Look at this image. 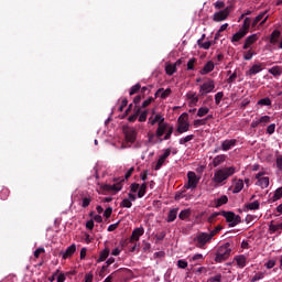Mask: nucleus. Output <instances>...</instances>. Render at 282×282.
Returning a JSON list of instances; mask_svg holds the SVG:
<instances>
[{
    "label": "nucleus",
    "mask_w": 282,
    "mask_h": 282,
    "mask_svg": "<svg viewBox=\"0 0 282 282\" xmlns=\"http://www.w3.org/2000/svg\"><path fill=\"white\" fill-rule=\"evenodd\" d=\"M152 116L148 119V124H151V127H155L158 124V128L155 130L156 138L160 139V142H164V140H171V137L173 135V124L164 121V116L156 113L155 110H152Z\"/></svg>",
    "instance_id": "f257e3e1"
},
{
    "label": "nucleus",
    "mask_w": 282,
    "mask_h": 282,
    "mask_svg": "<svg viewBox=\"0 0 282 282\" xmlns=\"http://www.w3.org/2000/svg\"><path fill=\"white\" fill-rule=\"evenodd\" d=\"M236 173L237 167L235 166L221 167L215 171L213 180L215 184H224L228 177H232Z\"/></svg>",
    "instance_id": "f03ea898"
},
{
    "label": "nucleus",
    "mask_w": 282,
    "mask_h": 282,
    "mask_svg": "<svg viewBox=\"0 0 282 282\" xmlns=\"http://www.w3.org/2000/svg\"><path fill=\"white\" fill-rule=\"evenodd\" d=\"M230 252H232V249H230V243H225V245L220 246L218 248L216 257H215L216 263H221V262L226 261V259H228V257H230Z\"/></svg>",
    "instance_id": "7ed1b4c3"
},
{
    "label": "nucleus",
    "mask_w": 282,
    "mask_h": 282,
    "mask_svg": "<svg viewBox=\"0 0 282 282\" xmlns=\"http://www.w3.org/2000/svg\"><path fill=\"white\" fill-rule=\"evenodd\" d=\"M215 237V232H198L195 241H196V247L197 248H204L206 243H210L213 238Z\"/></svg>",
    "instance_id": "20e7f679"
},
{
    "label": "nucleus",
    "mask_w": 282,
    "mask_h": 282,
    "mask_svg": "<svg viewBox=\"0 0 282 282\" xmlns=\"http://www.w3.org/2000/svg\"><path fill=\"white\" fill-rule=\"evenodd\" d=\"M220 215L225 217L226 221L229 225V228H235V226L241 223V217L232 212H221Z\"/></svg>",
    "instance_id": "39448f33"
},
{
    "label": "nucleus",
    "mask_w": 282,
    "mask_h": 282,
    "mask_svg": "<svg viewBox=\"0 0 282 282\" xmlns=\"http://www.w3.org/2000/svg\"><path fill=\"white\" fill-rule=\"evenodd\" d=\"M191 129V122H188V117L181 115L177 119V133H186Z\"/></svg>",
    "instance_id": "423d86ee"
},
{
    "label": "nucleus",
    "mask_w": 282,
    "mask_h": 282,
    "mask_svg": "<svg viewBox=\"0 0 282 282\" xmlns=\"http://www.w3.org/2000/svg\"><path fill=\"white\" fill-rule=\"evenodd\" d=\"M171 151H172L171 148H166L162 150V153L159 155V159L154 166V171H160V169H162L166 164V160L171 158Z\"/></svg>",
    "instance_id": "0eeeda50"
},
{
    "label": "nucleus",
    "mask_w": 282,
    "mask_h": 282,
    "mask_svg": "<svg viewBox=\"0 0 282 282\" xmlns=\"http://www.w3.org/2000/svg\"><path fill=\"white\" fill-rule=\"evenodd\" d=\"M215 91V80L208 78L205 83L199 86V96H207V94H213Z\"/></svg>",
    "instance_id": "6e6552de"
},
{
    "label": "nucleus",
    "mask_w": 282,
    "mask_h": 282,
    "mask_svg": "<svg viewBox=\"0 0 282 282\" xmlns=\"http://www.w3.org/2000/svg\"><path fill=\"white\" fill-rule=\"evenodd\" d=\"M256 186H260V188H268L270 186V177L265 176V171H260L254 175Z\"/></svg>",
    "instance_id": "1a4fd4ad"
},
{
    "label": "nucleus",
    "mask_w": 282,
    "mask_h": 282,
    "mask_svg": "<svg viewBox=\"0 0 282 282\" xmlns=\"http://www.w3.org/2000/svg\"><path fill=\"white\" fill-rule=\"evenodd\" d=\"M229 15H230V7H227L224 10L215 12L213 15V21H215L216 23H220V21H226V19H228Z\"/></svg>",
    "instance_id": "9d476101"
},
{
    "label": "nucleus",
    "mask_w": 282,
    "mask_h": 282,
    "mask_svg": "<svg viewBox=\"0 0 282 282\" xmlns=\"http://www.w3.org/2000/svg\"><path fill=\"white\" fill-rule=\"evenodd\" d=\"M197 184H199V178L195 172L187 173V184H185V188H197Z\"/></svg>",
    "instance_id": "9b49d317"
},
{
    "label": "nucleus",
    "mask_w": 282,
    "mask_h": 282,
    "mask_svg": "<svg viewBox=\"0 0 282 282\" xmlns=\"http://www.w3.org/2000/svg\"><path fill=\"white\" fill-rule=\"evenodd\" d=\"M263 63H256L253 64L249 70H247L246 75L247 76H257V74H261L263 72Z\"/></svg>",
    "instance_id": "f8f14e48"
},
{
    "label": "nucleus",
    "mask_w": 282,
    "mask_h": 282,
    "mask_svg": "<svg viewBox=\"0 0 282 282\" xmlns=\"http://www.w3.org/2000/svg\"><path fill=\"white\" fill-rule=\"evenodd\" d=\"M234 263H236L237 268H246L248 265V256L246 254H238L234 257Z\"/></svg>",
    "instance_id": "ddd939ff"
},
{
    "label": "nucleus",
    "mask_w": 282,
    "mask_h": 282,
    "mask_svg": "<svg viewBox=\"0 0 282 282\" xmlns=\"http://www.w3.org/2000/svg\"><path fill=\"white\" fill-rule=\"evenodd\" d=\"M267 14H268V11H264L258 14L252 21V28H257V25H259V22H260V25H263V23L268 21L269 15Z\"/></svg>",
    "instance_id": "4468645a"
},
{
    "label": "nucleus",
    "mask_w": 282,
    "mask_h": 282,
    "mask_svg": "<svg viewBox=\"0 0 282 282\" xmlns=\"http://www.w3.org/2000/svg\"><path fill=\"white\" fill-rule=\"evenodd\" d=\"M182 65V59H177L174 64H166L165 66V73L167 76H173L175 72H177V67Z\"/></svg>",
    "instance_id": "2eb2a0df"
},
{
    "label": "nucleus",
    "mask_w": 282,
    "mask_h": 282,
    "mask_svg": "<svg viewBox=\"0 0 282 282\" xmlns=\"http://www.w3.org/2000/svg\"><path fill=\"white\" fill-rule=\"evenodd\" d=\"M135 199H138V197L134 194L129 193L128 197L123 198L121 202L122 208H131V206H133V202H135Z\"/></svg>",
    "instance_id": "dca6fc26"
},
{
    "label": "nucleus",
    "mask_w": 282,
    "mask_h": 282,
    "mask_svg": "<svg viewBox=\"0 0 282 282\" xmlns=\"http://www.w3.org/2000/svg\"><path fill=\"white\" fill-rule=\"evenodd\" d=\"M232 147H237V140L236 139H227L221 142L220 150L221 151H230Z\"/></svg>",
    "instance_id": "f3484780"
},
{
    "label": "nucleus",
    "mask_w": 282,
    "mask_h": 282,
    "mask_svg": "<svg viewBox=\"0 0 282 282\" xmlns=\"http://www.w3.org/2000/svg\"><path fill=\"white\" fill-rule=\"evenodd\" d=\"M142 235H144V228L143 227H138L132 231L131 235V242L135 243L138 241H140V238L142 237Z\"/></svg>",
    "instance_id": "a211bd4d"
},
{
    "label": "nucleus",
    "mask_w": 282,
    "mask_h": 282,
    "mask_svg": "<svg viewBox=\"0 0 282 282\" xmlns=\"http://www.w3.org/2000/svg\"><path fill=\"white\" fill-rule=\"evenodd\" d=\"M215 69V63L213 61L207 62L203 69L199 70L200 76H206V74H210Z\"/></svg>",
    "instance_id": "6ab92c4d"
},
{
    "label": "nucleus",
    "mask_w": 282,
    "mask_h": 282,
    "mask_svg": "<svg viewBox=\"0 0 282 282\" xmlns=\"http://www.w3.org/2000/svg\"><path fill=\"white\" fill-rule=\"evenodd\" d=\"M138 139V131L135 129H130L126 132V140L130 142V144H133L135 140Z\"/></svg>",
    "instance_id": "aec40b11"
},
{
    "label": "nucleus",
    "mask_w": 282,
    "mask_h": 282,
    "mask_svg": "<svg viewBox=\"0 0 282 282\" xmlns=\"http://www.w3.org/2000/svg\"><path fill=\"white\" fill-rule=\"evenodd\" d=\"M257 41H259V35L257 34L249 35L245 41L243 50H248L250 45L257 43Z\"/></svg>",
    "instance_id": "412c9836"
},
{
    "label": "nucleus",
    "mask_w": 282,
    "mask_h": 282,
    "mask_svg": "<svg viewBox=\"0 0 282 282\" xmlns=\"http://www.w3.org/2000/svg\"><path fill=\"white\" fill-rule=\"evenodd\" d=\"M226 158H227L226 154L216 155L212 162L214 169H217V166H221V164L226 162Z\"/></svg>",
    "instance_id": "4be33fe9"
},
{
    "label": "nucleus",
    "mask_w": 282,
    "mask_h": 282,
    "mask_svg": "<svg viewBox=\"0 0 282 282\" xmlns=\"http://www.w3.org/2000/svg\"><path fill=\"white\" fill-rule=\"evenodd\" d=\"M186 98L189 100V105L195 106L197 102H199V97L197 96V93L195 91H188L186 94Z\"/></svg>",
    "instance_id": "5701e85b"
},
{
    "label": "nucleus",
    "mask_w": 282,
    "mask_h": 282,
    "mask_svg": "<svg viewBox=\"0 0 282 282\" xmlns=\"http://www.w3.org/2000/svg\"><path fill=\"white\" fill-rule=\"evenodd\" d=\"M76 252V245H70L65 251L62 252L63 259H69Z\"/></svg>",
    "instance_id": "b1692460"
},
{
    "label": "nucleus",
    "mask_w": 282,
    "mask_h": 282,
    "mask_svg": "<svg viewBox=\"0 0 282 282\" xmlns=\"http://www.w3.org/2000/svg\"><path fill=\"white\" fill-rule=\"evenodd\" d=\"M178 210H180V208L170 209V212L167 213V218H166L167 224H172V221H175V219H177Z\"/></svg>",
    "instance_id": "393cba45"
},
{
    "label": "nucleus",
    "mask_w": 282,
    "mask_h": 282,
    "mask_svg": "<svg viewBox=\"0 0 282 282\" xmlns=\"http://www.w3.org/2000/svg\"><path fill=\"white\" fill-rule=\"evenodd\" d=\"M155 96H160L163 100L171 96V88H159L155 93Z\"/></svg>",
    "instance_id": "a878e982"
},
{
    "label": "nucleus",
    "mask_w": 282,
    "mask_h": 282,
    "mask_svg": "<svg viewBox=\"0 0 282 282\" xmlns=\"http://www.w3.org/2000/svg\"><path fill=\"white\" fill-rule=\"evenodd\" d=\"M105 191H109L110 193H118L120 191H122V184L117 183V184H112V185H105Z\"/></svg>",
    "instance_id": "bb28decb"
},
{
    "label": "nucleus",
    "mask_w": 282,
    "mask_h": 282,
    "mask_svg": "<svg viewBox=\"0 0 282 282\" xmlns=\"http://www.w3.org/2000/svg\"><path fill=\"white\" fill-rule=\"evenodd\" d=\"M246 34H248L246 31H243L242 29H240L236 34H234L232 39H231V43H238V41H241V39H243V36H246Z\"/></svg>",
    "instance_id": "cd10ccee"
},
{
    "label": "nucleus",
    "mask_w": 282,
    "mask_h": 282,
    "mask_svg": "<svg viewBox=\"0 0 282 282\" xmlns=\"http://www.w3.org/2000/svg\"><path fill=\"white\" fill-rule=\"evenodd\" d=\"M189 263H199V261H204V254L196 253L194 256H188Z\"/></svg>",
    "instance_id": "c85d7f7f"
},
{
    "label": "nucleus",
    "mask_w": 282,
    "mask_h": 282,
    "mask_svg": "<svg viewBox=\"0 0 282 282\" xmlns=\"http://www.w3.org/2000/svg\"><path fill=\"white\" fill-rule=\"evenodd\" d=\"M224 204H228V196H226V195H223L215 200L216 208L224 206Z\"/></svg>",
    "instance_id": "c756f323"
},
{
    "label": "nucleus",
    "mask_w": 282,
    "mask_h": 282,
    "mask_svg": "<svg viewBox=\"0 0 282 282\" xmlns=\"http://www.w3.org/2000/svg\"><path fill=\"white\" fill-rule=\"evenodd\" d=\"M241 191H243V180H238L235 183L232 193L237 194V193H241Z\"/></svg>",
    "instance_id": "7c9ffc66"
},
{
    "label": "nucleus",
    "mask_w": 282,
    "mask_h": 282,
    "mask_svg": "<svg viewBox=\"0 0 282 282\" xmlns=\"http://www.w3.org/2000/svg\"><path fill=\"white\" fill-rule=\"evenodd\" d=\"M262 279H265V272L259 271L254 273V275L250 279V282L262 281Z\"/></svg>",
    "instance_id": "2f4dec72"
},
{
    "label": "nucleus",
    "mask_w": 282,
    "mask_h": 282,
    "mask_svg": "<svg viewBox=\"0 0 282 282\" xmlns=\"http://www.w3.org/2000/svg\"><path fill=\"white\" fill-rule=\"evenodd\" d=\"M261 204L259 203V200H254L246 205L247 210H259Z\"/></svg>",
    "instance_id": "473e14b6"
},
{
    "label": "nucleus",
    "mask_w": 282,
    "mask_h": 282,
    "mask_svg": "<svg viewBox=\"0 0 282 282\" xmlns=\"http://www.w3.org/2000/svg\"><path fill=\"white\" fill-rule=\"evenodd\" d=\"M191 214H192L191 209H183L178 214V218L182 219V221H184V219H188V217H191Z\"/></svg>",
    "instance_id": "72a5a7b5"
},
{
    "label": "nucleus",
    "mask_w": 282,
    "mask_h": 282,
    "mask_svg": "<svg viewBox=\"0 0 282 282\" xmlns=\"http://www.w3.org/2000/svg\"><path fill=\"white\" fill-rule=\"evenodd\" d=\"M197 45L198 47H200V50H208L209 47H213V42L210 41L202 42L200 40V41H197Z\"/></svg>",
    "instance_id": "f704fd0d"
},
{
    "label": "nucleus",
    "mask_w": 282,
    "mask_h": 282,
    "mask_svg": "<svg viewBox=\"0 0 282 282\" xmlns=\"http://www.w3.org/2000/svg\"><path fill=\"white\" fill-rule=\"evenodd\" d=\"M210 111V108L208 107H200L196 113L198 118H204V116H207V113Z\"/></svg>",
    "instance_id": "c9c22d12"
},
{
    "label": "nucleus",
    "mask_w": 282,
    "mask_h": 282,
    "mask_svg": "<svg viewBox=\"0 0 282 282\" xmlns=\"http://www.w3.org/2000/svg\"><path fill=\"white\" fill-rule=\"evenodd\" d=\"M109 248H105L99 254L98 263L105 261L109 257Z\"/></svg>",
    "instance_id": "e433bc0d"
},
{
    "label": "nucleus",
    "mask_w": 282,
    "mask_h": 282,
    "mask_svg": "<svg viewBox=\"0 0 282 282\" xmlns=\"http://www.w3.org/2000/svg\"><path fill=\"white\" fill-rule=\"evenodd\" d=\"M269 74H271L272 76H281L282 72H281V66H273L269 69Z\"/></svg>",
    "instance_id": "4c0bfd02"
},
{
    "label": "nucleus",
    "mask_w": 282,
    "mask_h": 282,
    "mask_svg": "<svg viewBox=\"0 0 282 282\" xmlns=\"http://www.w3.org/2000/svg\"><path fill=\"white\" fill-rule=\"evenodd\" d=\"M250 23H251V20H250V18H246L245 20H243V23H242V26L240 28V30H242L243 32H249V30H250Z\"/></svg>",
    "instance_id": "58836bf2"
},
{
    "label": "nucleus",
    "mask_w": 282,
    "mask_h": 282,
    "mask_svg": "<svg viewBox=\"0 0 282 282\" xmlns=\"http://www.w3.org/2000/svg\"><path fill=\"white\" fill-rule=\"evenodd\" d=\"M144 195H147V183L139 185L138 197L142 198V197H144Z\"/></svg>",
    "instance_id": "ea45409f"
},
{
    "label": "nucleus",
    "mask_w": 282,
    "mask_h": 282,
    "mask_svg": "<svg viewBox=\"0 0 282 282\" xmlns=\"http://www.w3.org/2000/svg\"><path fill=\"white\" fill-rule=\"evenodd\" d=\"M258 105L261 107H270L272 105V100H270V97L262 98L258 101Z\"/></svg>",
    "instance_id": "a19ab883"
},
{
    "label": "nucleus",
    "mask_w": 282,
    "mask_h": 282,
    "mask_svg": "<svg viewBox=\"0 0 282 282\" xmlns=\"http://www.w3.org/2000/svg\"><path fill=\"white\" fill-rule=\"evenodd\" d=\"M91 204V196H84L82 198V208H87Z\"/></svg>",
    "instance_id": "79ce46f5"
},
{
    "label": "nucleus",
    "mask_w": 282,
    "mask_h": 282,
    "mask_svg": "<svg viewBox=\"0 0 282 282\" xmlns=\"http://www.w3.org/2000/svg\"><path fill=\"white\" fill-rule=\"evenodd\" d=\"M193 138H195L194 134H188V135H186L184 138H181L178 140V144H186L187 142H191V140H193Z\"/></svg>",
    "instance_id": "37998d69"
},
{
    "label": "nucleus",
    "mask_w": 282,
    "mask_h": 282,
    "mask_svg": "<svg viewBox=\"0 0 282 282\" xmlns=\"http://www.w3.org/2000/svg\"><path fill=\"white\" fill-rule=\"evenodd\" d=\"M208 118H213L212 116H208L206 119H197L194 120V127H204V124H206V120H208Z\"/></svg>",
    "instance_id": "c03bdc74"
},
{
    "label": "nucleus",
    "mask_w": 282,
    "mask_h": 282,
    "mask_svg": "<svg viewBox=\"0 0 282 282\" xmlns=\"http://www.w3.org/2000/svg\"><path fill=\"white\" fill-rule=\"evenodd\" d=\"M158 137V134L155 133H148V144H156V140L155 138Z\"/></svg>",
    "instance_id": "a18cd8bd"
},
{
    "label": "nucleus",
    "mask_w": 282,
    "mask_h": 282,
    "mask_svg": "<svg viewBox=\"0 0 282 282\" xmlns=\"http://www.w3.org/2000/svg\"><path fill=\"white\" fill-rule=\"evenodd\" d=\"M258 120H259L261 127H265V124H268V122H270V116H262Z\"/></svg>",
    "instance_id": "49530a36"
},
{
    "label": "nucleus",
    "mask_w": 282,
    "mask_h": 282,
    "mask_svg": "<svg viewBox=\"0 0 282 282\" xmlns=\"http://www.w3.org/2000/svg\"><path fill=\"white\" fill-rule=\"evenodd\" d=\"M177 268H180L181 270H186V268H188V262L181 259L177 261Z\"/></svg>",
    "instance_id": "de8ad7c7"
},
{
    "label": "nucleus",
    "mask_w": 282,
    "mask_h": 282,
    "mask_svg": "<svg viewBox=\"0 0 282 282\" xmlns=\"http://www.w3.org/2000/svg\"><path fill=\"white\" fill-rule=\"evenodd\" d=\"M149 116V110H144L139 116V122H147V118Z\"/></svg>",
    "instance_id": "09e8293b"
},
{
    "label": "nucleus",
    "mask_w": 282,
    "mask_h": 282,
    "mask_svg": "<svg viewBox=\"0 0 282 282\" xmlns=\"http://www.w3.org/2000/svg\"><path fill=\"white\" fill-rule=\"evenodd\" d=\"M219 215H221V213H213L208 218H207V221L208 224H214L215 219H217V217H219Z\"/></svg>",
    "instance_id": "8fccbe9b"
},
{
    "label": "nucleus",
    "mask_w": 282,
    "mask_h": 282,
    "mask_svg": "<svg viewBox=\"0 0 282 282\" xmlns=\"http://www.w3.org/2000/svg\"><path fill=\"white\" fill-rule=\"evenodd\" d=\"M281 197H282V187H279L278 189H275L273 194V199L276 202L281 199Z\"/></svg>",
    "instance_id": "3c124183"
},
{
    "label": "nucleus",
    "mask_w": 282,
    "mask_h": 282,
    "mask_svg": "<svg viewBox=\"0 0 282 282\" xmlns=\"http://www.w3.org/2000/svg\"><path fill=\"white\" fill-rule=\"evenodd\" d=\"M224 98V91H219L215 95V104L219 105Z\"/></svg>",
    "instance_id": "603ef678"
},
{
    "label": "nucleus",
    "mask_w": 282,
    "mask_h": 282,
    "mask_svg": "<svg viewBox=\"0 0 282 282\" xmlns=\"http://www.w3.org/2000/svg\"><path fill=\"white\" fill-rule=\"evenodd\" d=\"M195 63H197V59H196V58H191V59L187 62V69H188V70L195 69Z\"/></svg>",
    "instance_id": "864d4df0"
},
{
    "label": "nucleus",
    "mask_w": 282,
    "mask_h": 282,
    "mask_svg": "<svg viewBox=\"0 0 282 282\" xmlns=\"http://www.w3.org/2000/svg\"><path fill=\"white\" fill-rule=\"evenodd\" d=\"M140 88H141L140 84H135L134 86H132L130 88V96H133L134 94H138V91H140Z\"/></svg>",
    "instance_id": "5fc2aeb1"
},
{
    "label": "nucleus",
    "mask_w": 282,
    "mask_h": 282,
    "mask_svg": "<svg viewBox=\"0 0 282 282\" xmlns=\"http://www.w3.org/2000/svg\"><path fill=\"white\" fill-rule=\"evenodd\" d=\"M264 265H265L267 270H272V268H274V265H276V260H268Z\"/></svg>",
    "instance_id": "6e6d98bb"
},
{
    "label": "nucleus",
    "mask_w": 282,
    "mask_h": 282,
    "mask_svg": "<svg viewBox=\"0 0 282 282\" xmlns=\"http://www.w3.org/2000/svg\"><path fill=\"white\" fill-rule=\"evenodd\" d=\"M10 195V191H8V188H3L0 192V199H8V196Z\"/></svg>",
    "instance_id": "4d7b16f0"
},
{
    "label": "nucleus",
    "mask_w": 282,
    "mask_h": 282,
    "mask_svg": "<svg viewBox=\"0 0 282 282\" xmlns=\"http://www.w3.org/2000/svg\"><path fill=\"white\" fill-rule=\"evenodd\" d=\"M45 252V248L40 247L34 251V257L35 259H39L41 257V254H43Z\"/></svg>",
    "instance_id": "13d9d810"
},
{
    "label": "nucleus",
    "mask_w": 282,
    "mask_h": 282,
    "mask_svg": "<svg viewBox=\"0 0 282 282\" xmlns=\"http://www.w3.org/2000/svg\"><path fill=\"white\" fill-rule=\"evenodd\" d=\"M274 131H276V124L271 123L270 126H268L267 133H269V135H272V133H274Z\"/></svg>",
    "instance_id": "bf43d9fd"
},
{
    "label": "nucleus",
    "mask_w": 282,
    "mask_h": 282,
    "mask_svg": "<svg viewBox=\"0 0 282 282\" xmlns=\"http://www.w3.org/2000/svg\"><path fill=\"white\" fill-rule=\"evenodd\" d=\"M120 252H122V246L116 247V248L111 251V254H112V257H119Z\"/></svg>",
    "instance_id": "052dcab7"
},
{
    "label": "nucleus",
    "mask_w": 282,
    "mask_h": 282,
    "mask_svg": "<svg viewBox=\"0 0 282 282\" xmlns=\"http://www.w3.org/2000/svg\"><path fill=\"white\" fill-rule=\"evenodd\" d=\"M207 282H221V274H216L207 280Z\"/></svg>",
    "instance_id": "680f3d73"
},
{
    "label": "nucleus",
    "mask_w": 282,
    "mask_h": 282,
    "mask_svg": "<svg viewBox=\"0 0 282 282\" xmlns=\"http://www.w3.org/2000/svg\"><path fill=\"white\" fill-rule=\"evenodd\" d=\"M111 213H113V208L111 207L106 208L104 212V217H106V219H109V217H111Z\"/></svg>",
    "instance_id": "e2e57ef3"
},
{
    "label": "nucleus",
    "mask_w": 282,
    "mask_h": 282,
    "mask_svg": "<svg viewBox=\"0 0 282 282\" xmlns=\"http://www.w3.org/2000/svg\"><path fill=\"white\" fill-rule=\"evenodd\" d=\"M252 56H254V53H252V51L249 50V51L245 54L243 58H245V61H252Z\"/></svg>",
    "instance_id": "0e129e2a"
},
{
    "label": "nucleus",
    "mask_w": 282,
    "mask_h": 282,
    "mask_svg": "<svg viewBox=\"0 0 282 282\" xmlns=\"http://www.w3.org/2000/svg\"><path fill=\"white\" fill-rule=\"evenodd\" d=\"M139 191H140V184L133 183L131 185V193H139Z\"/></svg>",
    "instance_id": "69168bd1"
},
{
    "label": "nucleus",
    "mask_w": 282,
    "mask_h": 282,
    "mask_svg": "<svg viewBox=\"0 0 282 282\" xmlns=\"http://www.w3.org/2000/svg\"><path fill=\"white\" fill-rule=\"evenodd\" d=\"M276 167L282 171V156H278L276 158Z\"/></svg>",
    "instance_id": "338daca9"
},
{
    "label": "nucleus",
    "mask_w": 282,
    "mask_h": 282,
    "mask_svg": "<svg viewBox=\"0 0 282 282\" xmlns=\"http://www.w3.org/2000/svg\"><path fill=\"white\" fill-rule=\"evenodd\" d=\"M94 281V274L87 273L85 275V282H93Z\"/></svg>",
    "instance_id": "774afa93"
}]
</instances>
